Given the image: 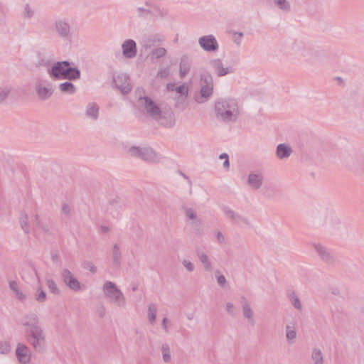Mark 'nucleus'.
<instances>
[{"mask_svg":"<svg viewBox=\"0 0 364 364\" xmlns=\"http://www.w3.org/2000/svg\"><path fill=\"white\" fill-rule=\"evenodd\" d=\"M39 322L36 314L28 313L22 316L20 323L26 328L24 336L27 343L36 353H43L46 351L47 343L46 334Z\"/></svg>","mask_w":364,"mask_h":364,"instance_id":"obj_1","label":"nucleus"},{"mask_svg":"<svg viewBox=\"0 0 364 364\" xmlns=\"http://www.w3.org/2000/svg\"><path fill=\"white\" fill-rule=\"evenodd\" d=\"M216 118L225 123L235 122L239 115L237 102L235 99H220L215 104Z\"/></svg>","mask_w":364,"mask_h":364,"instance_id":"obj_2","label":"nucleus"},{"mask_svg":"<svg viewBox=\"0 0 364 364\" xmlns=\"http://www.w3.org/2000/svg\"><path fill=\"white\" fill-rule=\"evenodd\" d=\"M48 73L53 80H68L75 81L80 78L81 72L77 67H72L71 63L68 60L57 61L54 63Z\"/></svg>","mask_w":364,"mask_h":364,"instance_id":"obj_3","label":"nucleus"},{"mask_svg":"<svg viewBox=\"0 0 364 364\" xmlns=\"http://www.w3.org/2000/svg\"><path fill=\"white\" fill-rule=\"evenodd\" d=\"M105 296L110 302L114 303L119 307H125L126 299L122 291L117 285L110 281H107L102 287Z\"/></svg>","mask_w":364,"mask_h":364,"instance_id":"obj_4","label":"nucleus"},{"mask_svg":"<svg viewBox=\"0 0 364 364\" xmlns=\"http://www.w3.org/2000/svg\"><path fill=\"white\" fill-rule=\"evenodd\" d=\"M128 153L132 157L141 159L146 163L156 164L159 162L158 154L151 147L132 146L129 149Z\"/></svg>","mask_w":364,"mask_h":364,"instance_id":"obj_5","label":"nucleus"},{"mask_svg":"<svg viewBox=\"0 0 364 364\" xmlns=\"http://www.w3.org/2000/svg\"><path fill=\"white\" fill-rule=\"evenodd\" d=\"M200 97H196L198 103H203L209 98L213 92V78L209 72H205L200 75Z\"/></svg>","mask_w":364,"mask_h":364,"instance_id":"obj_6","label":"nucleus"},{"mask_svg":"<svg viewBox=\"0 0 364 364\" xmlns=\"http://www.w3.org/2000/svg\"><path fill=\"white\" fill-rule=\"evenodd\" d=\"M35 87L38 97L42 100L49 99L54 92L52 84L47 80H37Z\"/></svg>","mask_w":364,"mask_h":364,"instance_id":"obj_7","label":"nucleus"},{"mask_svg":"<svg viewBox=\"0 0 364 364\" xmlns=\"http://www.w3.org/2000/svg\"><path fill=\"white\" fill-rule=\"evenodd\" d=\"M139 100L143 101L144 106L146 113L155 120H159L162 118L161 110L160 107L147 96L139 97Z\"/></svg>","mask_w":364,"mask_h":364,"instance_id":"obj_8","label":"nucleus"},{"mask_svg":"<svg viewBox=\"0 0 364 364\" xmlns=\"http://www.w3.org/2000/svg\"><path fill=\"white\" fill-rule=\"evenodd\" d=\"M53 27L58 36L64 41H70L73 37L70 23L63 19L56 20Z\"/></svg>","mask_w":364,"mask_h":364,"instance_id":"obj_9","label":"nucleus"},{"mask_svg":"<svg viewBox=\"0 0 364 364\" xmlns=\"http://www.w3.org/2000/svg\"><path fill=\"white\" fill-rule=\"evenodd\" d=\"M113 82L117 89L123 95L128 94L132 90L129 77L126 73H120L113 77Z\"/></svg>","mask_w":364,"mask_h":364,"instance_id":"obj_10","label":"nucleus"},{"mask_svg":"<svg viewBox=\"0 0 364 364\" xmlns=\"http://www.w3.org/2000/svg\"><path fill=\"white\" fill-rule=\"evenodd\" d=\"M198 44L206 52H215L219 45L213 35L203 36L198 38Z\"/></svg>","mask_w":364,"mask_h":364,"instance_id":"obj_11","label":"nucleus"},{"mask_svg":"<svg viewBox=\"0 0 364 364\" xmlns=\"http://www.w3.org/2000/svg\"><path fill=\"white\" fill-rule=\"evenodd\" d=\"M209 64L218 77H223L234 73V69L232 67H224L223 63L220 58L210 60Z\"/></svg>","mask_w":364,"mask_h":364,"instance_id":"obj_12","label":"nucleus"},{"mask_svg":"<svg viewBox=\"0 0 364 364\" xmlns=\"http://www.w3.org/2000/svg\"><path fill=\"white\" fill-rule=\"evenodd\" d=\"M61 277L63 282L68 286L71 290L77 291L81 289L80 283L74 277L72 272L68 269H63L61 272Z\"/></svg>","mask_w":364,"mask_h":364,"instance_id":"obj_13","label":"nucleus"},{"mask_svg":"<svg viewBox=\"0 0 364 364\" xmlns=\"http://www.w3.org/2000/svg\"><path fill=\"white\" fill-rule=\"evenodd\" d=\"M314 248L323 262L328 264L336 263V258L328 248L318 243L314 244Z\"/></svg>","mask_w":364,"mask_h":364,"instance_id":"obj_14","label":"nucleus"},{"mask_svg":"<svg viewBox=\"0 0 364 364\" xmlns=\"http://www.w3.org/2000/svg\"><path fill=\"white\" fill-rule=\"evenodd\" d=\"M16 356L19 363L27 364L31 358V350L26 344L18 343L16 349Z\"/></svg>","mask_w":364,"mask_h":364,"instance_id":"obj_15","label":"nucleus"},{"mask_svg":"<svg viewBox=\"0 0 364 364\" xmlns=\"http://www.w3.org/2000/svg\"><path fill=\"white\" fill-rule=\"evenodd\" d=\"M264 177L260 171H252L247 177V185L254 190L259 189L264 183Z\"/></svg>","mask_w":364,"mask_h":364,"instance_id":"obj_16","label":"nucleus"},{"mask_svg":"<svg viewBox=\"0 0 364 364\" xmlns=\"http://www.w3.org/2000/svg\"><path fill=\"white\" fill-rule=\"evenodd\" d=\"M122 54L126 58H133L137 54V46L133 39H127L122 44Z\"/></svg>","mask_w":364,"mask_h":364,"instance_id":"obj_17","label":"nucleus"},{"mask_svg":"<svg viewBox=\"0 0 364 364\" xmlns=\"http://www.w3.org/2000/svg\"><path fill=\"white\" fill-rule=\"evenodd\" d=\"M224 214L228 218H230L233 223L236 225H240L242 223L248 225V220L247 218L240 215L237 213H235L234 210H231L230 208L227 206H223L222 208Z\"/></svg>","mask_w":364,"mask_h":364,"instance_id":"obj_18","label":"nucleus"},{"mask_svg":"<svg viewBox=\"0 0 364 364\" xmlns=\"http://www.w3.org/2000/svg\"><path fill=\"white\" fill-rule=\"evenodd\" d=\"M240 303L242 304V314L245 318H246L249 323L254 326L255 323V319H254V311L252 309L250 304L247 299L246 297L242 296L240 299Z\"/></svg>","mask_w":364,"mask_h":364,"instance_id":"obj_19","label":"nucleus"},{"mask_svg":"<svg viewBox=\"0 0 364 364\" xmlns=\"http://www.w3.org/2000/svg\"><path fill=\"white\" fill-rule=\"evenodd\" d=\"M292 153L291 146L287 144H279L276 149L277 156L279 159H287Z\"/></svg>","mask_w":364,"mask_h":364,"instance_id":"obj_20","label":"nucleus"},{"mask_svg":"<svg viewBox=\"0 0 364 364\" xmlns=\"http://www.w3.org/2000/svg\"><path fill=\"white\" fill-rule=\"evenodd\" d=\"M191 65V60L188 56L183 55L181 57L179 65V75L181 78H183L189 73Z\"/></svg>","mask_w":364,"mask_h":364,"instance_id":"obj_21","label":"nucleus"},{"mask_svg":"<svg viewBox=\"0 0 364 364\" xmlns=\"http://www.w3.org/2000/svg\"><path fill=\"white\" fill-rule=\"evenodd\" d=\"M85 114L87 117L97 120L99 117V106L95 102L89 103L86 107Z\"/></svg>","mask_w":364,"mask_h":364,"instance_id":"obj_22","label":"nucleus"},{"mask_svg":"<svg viewBox=\"0 0 364 364\" xmlns=\"http://www.w3.org/2000/svg\"><path fill=\"white\" fill-rule=\"evenodd\" d=\"M196 255L198 257L200 262L202 263V264L203 265V267L205 269V271L210 272L213 268H212L211 262H210L208 257L207 256V255L205 252H203V251L198 249L196 250Z\"/></svg>","mask_w":364,"mask_h":364,"instance_id":"obj_23","label":"nucleus"},{"mask_svg":"<svg viewBox=\"0 0 364 364\" xmlns=\"http://www.w3.org/2000/svg\"><path fill=\"white\" fill-rule=\"evenodd\" d=\"M33 225L34 231L37 229H39L43 230L44 232H49V225L46 223H43L38 214H36L34 215V219L33 220Z\"/></svg>","mask_w":364,"mask_h":364,"instance_id":"obj_24","label":"nucleus"},{"mask_svg":"<svg viewBox=\"0 0 364 364\" xmlns=\"http://www.w3.org/2000/svg\"><path fill=\"white\" fill-rule=\"evenodd\" d=\"M176 92L180 95L177 98V105H178L180 103L184 102L186 100L188 95V89L184 84H183L179 86H176Z\"/></svg>","mask_w":364,"mask_h":364,"instance_id":"obj_25","label":"nucleus"},{"mask_svg":"<svg viewBox=\"0 0 364 364\" xmlns=\"http://www.w3.org/2000/svg\"><path fill=\"white\" fill-rule=\"evenodd\" d=\"M124 205L122 200L119 197H115L109 201L107 210L112 213L113 211L121 209Z\"/></svg>","mask_w":364,"mask_h":364,"instance_id":"obj_26","label":"nucleus"},{"mask_svg":"<svg viewBox=\"0 0 364 364\" xmlns=\"http://www.w3.org/2000/svg\"><path fill=\"white\" fill-rule=\"evenodd\" d=\"M59 89L62 92L69 95H73L76 92L75 86L70 80L60 83Z\"/></svg>","mask_w":364,"mask_h":364,"instance_id":"obj_27","label":"nucleus"},{"mask_svg":"<svg viewBox=\"0 0 364 364\" xmlns=\"http://www.w3.org/2000/svg\"><path fill=\"white\" fill-rule=\"evenodd\" d=\"M122 252L119 246L114 244L112 248V260L113 264L116 267H119L121 264Z\"/></svg>","mask_w":364,"mask_h":364,"instance_id":"obj_28","label":"nucleus"},{"mask_svg":"<svg viewBox=\"0 0 364 364\" xmlns=\"http://www.w3.org/2000/svg\"><path fill=\"white\" fill-rule=\"evenodd\" d=\"M19 223L21 229L26 234H29L31 232L30 225L28 223V215L26 213H22L19 218Z\"/></svg>","mask_w":364,"mask_h":364,"instance_id":"obj_29","label":"nucleus"},{"mask_svg":"<svg viewBox=\"0 0 364 364\" xmlns=\"http://www.w3.org/2000/svg\"><path fill=\"white\" fill-rule=\"evenodd\" d=\"M288 297L291 304L296 309L299 311H301L302 309V305L300 301V299L294 291L289 292Z\"/></svg>","mask_w":364,"mask_h":364,"instance_id":"obj_30","label":"nucleus"},{"mask_svg":"<svg viewBox=\"0 0 364 364\" xmlns=\"http://www.w3.org/2000/svg\"><path fill=\"white\" fill-rule=\"evenodd\" d=\"M10 289L14 292L16 296L21 301H24L26 299V295L18 289V283L16 281H12L9 283Z\"/></svg>","mask_w":364,"mask_h":364,"instance_id":"obj_31","label":"nucleus"},{"mask_svg":"<svg viewBox=\"0 0 364 364\" xmlns=\"http://www.w3.org/2000/svg\"><path fill=\"white\" fill-rule=\"evenodd\" d=\"M274 5L284 12L291 11V4L288 0H273Z\"/></svg>","mask_w":364,"mask_h":364,"instance_id":"obj_32","label":"nucleus"},{"mask_svg":"<svg viewBox=\"0 0 364 364\" xmlns=\"http://www.w3.org/2000/svg\"><path fill=\"white\" fill-rule=\"evenodd\" d=\"M314 364H323V355L318 348H314L311 353Z\"/></svg>","mask_w":364,"mask_h":364,"instance_id":"obj_33","label":"nucleus"},{"mask_svg":"<svg viewBox=\"0 0 364 364\" xmlns=\"http://www.w3.org/2000/svg\"><path fill=\"white\" fill-rule=\"evenodd\" d=\"M157 312V306L156 304L151 303L148 307V318L151 323H154L156 321Z\"/></svg>","mask_w":364,"mask_h":364,"instance_id":"obj_34","label":"nucleus"},{"mask_svg":"<svg viewBox=\"0 0 364 364\" xmlns=\"http://www.w3.org/2000/svg\"><path fill=\"white\" fill-rule=\"evenodd\" d=\"M35 15L34 9L29 4H26L23 6L22 11V16L26 19H30Z\"/></svg>","mask_w":364,"mask_h":364,"instance_id":"obj_35","label":"nucleus"},{"mask_svg":"<svg viewBox=\"0 0 364 364\" xmlns=\"http://www.w3.org/2000/svg\"><path fill=\"white\" fill-rule=\"evenodd\" d=\"M286 337L290 343H292L296 337V331L294 327L286 326Z\"/></svg>","mask_w":364,"mask_h":364,"instance_id":"obj_36","label":"nucleus"},{"mask_svg":"<svg viewBox=\"0 0 364 364\" xmlns=\"http://www.w3.org/2000/svg\"><path fill=\"white\" fill-rule=\"evenodd\" d=\"M161 352L163 360L165 363H168L171 360V351L168 344L164 343L161 346Z\"/></svg>","mask_w":364,"mask_h":364,"instance_id":"obj_37","label":"nucleus"},{"mask_svg":"<svg viewBox=\"0 0 364 364\" xmlns=\"http://www.w3.org/2000/svg\"><path fill=\"white\" fill-rule=\"evenodd\" d=\"M166 52H167L166 50L162 47L154 48L151 53V58L152 59L161 58L166 55Z\"/></svg>","mask_w":364,"mask_h":364,"instance_id":"obj_38","label":"nucleus"},{"mask_svg":"<svg viewBox=\"0 0 364 364\" xmlns=\"http://www.w3.org/2000/svg\"><path fill=\"white\" fill-rule=\"evenodd\" d=\"M46 284L50 291L54 294H58L60 293V290L57 287L55 281L52 279H46Z\"/></svg>","mask_w":364,"mask_h":364,"instance_id":"obj_39","label":"nucleus"},{"mask_svg":"<svg viewBox=\"0 0 364 364\" xmlns=\"http://www.w3.org/2000/svg\"><path fill=\"white\" fill-rule=\"evenodd\" d=\"M11 92V89L8 87H0V103L4 102Z\"/></svg>","mask_w":364,"mask_h":364,"instance_id":"obj_40","label":"nucleus"},{"mask_svg":"<svg viewBox=\"0 0 364 364\" xmlns=\"http://www.w3.org/2000/svg\"><path fill=\"white\" fill-rule=\"evenodd\" d=\"M11 350V345L8 341H0V353L7 354Z\"/></svg>","mask_w":364,"mask_h":364,"instance_id":"obj_41","label":"nucleus"},{"mask_svg":"<svg viewBox=\"0 0 364 364\" xmlns=\"http://www.w3.org/2000/svg\"><path fill=\"white\" fill-rule=\"evenodd\" d=\"M169 73H170V70H169V68L168 67L167 68H161L158 71V73L156 74V77H160L161 79H165V78H166L169 75Z\"/></svg>","mask_w":364,"mask_h":364,"instance_id":"obj_42","label":"nucleus"},{"mask_svg":"<svg viewBox=\"0 0 364 364\" xmlns=\"http://www.w3.org/2000/svg\"><path fill=\"white\" fill-rule=\"evenodd\" d=\"M62 213L66 218L69 219L71 217V208L67 203H63L61 208Z\"/></svg>","mask_w":364,"mask_h":364,"instance_id":"obj_43","label":"nucleus"},{"mask_svg":"<svg viewBox=\"0 0 364 364\" xmlns=\"http://www.w3.org/2000/svg\"><path fill=\"white\" fill-rule=\"evenodd\" d=\"M82 266L85 269H88L92 273H95L97 272V267L90 262H85Z\"/></svg>","mask_w":364,"mask_h":364,"instance_id":"obj_44","label":"nucleus"},{"mask_svg":"<svg viewBox=\"0 0 364 364\" xmlns=\"http://www.w3.org/2000/svg\"><path fill=\"white\" fill-rule=\"evenodd\" d=\"M182 264L183 265V267L190 272L194 271L195 269V266L194 264L189 260H187V259H183L182 261Z\"/></svg>","mask_w":364,"mask_h":364,"instance_id":"obj_45","label":"nucleus"},{"mask_svg":"<svg viewBox=\"0 0 364 364\" xmlns=\"http://www.w3.org/2000/svg\"><path fill=\"white\" fill-rule=\"evenodd\" d=\"M225 309L229 315H230L232 316H235L236 313H235V306H234L233 304H232L230 302H228L226 304Z\"/></svg>","mask_w":364,"mask_h":364,"instance_id":"obj_46","label":"nucleus"},{"mask_svg":"<svg viewBox=\"0 0 364 364\" xmlns=\"http://www.w3.org/2000/svg\"><path fill=\"white\" fill-rule=\"evenodd\" d=\"M36 299L38 301V302H43L46 301V294L44 291H43L42 289H40V291H38V294H36Z\"/></svg>","mask_w":364,"mask_h":364,"instance_id":"obj_47","label":"nucleus"},{"mask_svg":"<svg viewBox=\"0 0 364 364\" xmlns=\"http://www.w3.org/2000/svg\"><path fill=\"white\" fill-rule=\"evenodd\" d=\"M186 215L190 220H195L197 218V215L196 212L192 208H186Z\"/></svg>","mask_w":364,"mask_h":364,"instance_id":"obj_48","label":"nucleus"},{"mask_svg":"<svg viewBox=\"0 0 364 364\" xmlns=\"http://www.w3.org/2000/svg\"><path fill=\"white\" fill-rule=\"evenodd\" d=\"M216 279H217V282H218V285L221 287H224L227 283V280H226V278L225 277V276L223 274L216 275Z\"/></svg>","mask_w":364,"mask_h":364,"instance_id":"obj_49","label":"nucleus"},{"mask_svg":"<svg viewBox=\"0 0 364 364\" xmlns=\"http://www.w3.org/2000/svg\"><path fill=\"white\" fill-rule=\"evenodd\" d=\"M243 36V33L242 32H235L233 36V41L235 44L240 45L241 43V38Z\"/></svg>","mask_w":364,"mask_h":364,"instance_id":"obj_50","label":"nucleus"},{"mask_svg":"<svg viewBox=\"0 0 364 364\" xmlns=\"http://www.w3.org/2000/svg\"><path fill=\"white\" fill-rule=\"evenodd\" d=\"M97 314L100 318H103L105 316L106 310L103 304H100L97 307Z\"/></svg>","mask_w":364,"mask_h":364,"instance_id":"obj_51","label":"nucleus"},{"mask_svg":"<svg viewBox=\"0 0 364 364\" xmlns=\"http://www.w3.org/2000/svg\"><path fill=\"white\" fill-rule=\"evenodd\" d=\"M216 237L220 244L225 243V238L221 232L218 231L217 232Z\"/></svg>","mask_w":364,"mask_h":364,"instance_id":"obj_52","label":"nucleus"},{"mask_svg":"<svg viewBox=\"0 0 364 364\" xmlns=\"http://www.w3.org/2000/svg\"><path fill=\"white\" fill-rule=\"evenodd\" d=\"M156 11L157 13V15L161 18H164L167 15V11L166 10L160 9L159 7L156 8Z\"/></svg>","mask_w":364,"mask_h":364,"instance_id":"obj_53","label":"nucleus"},{"mask_svg":"<svg viewBox=\"0 0 364 364\" xmlns=\"http://www.w3.org/2000/svg\"><path fill=\"white\" fill-rule=\"evenodd\" d=\"M176 85L174 83H168L166 85V88L169 91H176Z\"/></svg>","mask_w":364,"mask_h":364,"instance_id":"obj_54","label":"nucleus"},{"mask_svg":"<svg viewBox=\"0 0 364 364\" xmlns=\"http://www.w3.org/2000/svg\"><path fill=\"white\" fill-rule=\"evenodd\" d=\"M168 321L167 318H164L162 320L161 326L162 328L165 330L166 332H168V328L166 326V323Z\"/></svg>","mask_w":364,"mask_h":364,"instance_id":"obj_55","label":"nucleus"},{"mask_svg":"<svg viewBox=\"0 0 364 364\" xmlns=\"http://www.w3.org/2000/svg\"><path fill=\"white\" fill-rule=\"evenodd\" d=\"M137 10L139 11H141V12L146 13L147 14H151L152 13V11L151 10L144 9L143 7H138Z\"/></svg>","mask_w":364,"mask_h":364,"instance_id":"obj_56","label":"nucleus"},{"mask_svg":"<svg viewBox=\"0 0 364 364\" xmlns=\"http://www.w3.org/2000/svg\"><path fill=\"white\" fill-rule=\"evenodd\" d=\"M174 124H175L174 120H170L168 122H166V123L161 122V124H163L166 127H173L174 125Z\"/></svg>","mask_w":364,"mask_h":364,"instance_id":"obj_57","label":"nucleus"},{"mask_svg":"<svg viewBox=\"0 0 364 364\" xmlns=\"http://www.w3.org/2000/svg\"><path fill=\"white\" fill-rule=\"evenodd\" d=\"M179 174L181 176H182L185 179H186L188 181V182L191 184V181L190 179V178L188 176H187L184 173H183L182 171H178Z\"/></svg>","mask_w":364,"mask_h":364,"instance_id":"obj_58","label":"nucleus"},{"mask_svg":"<svg viewBox=\"0 0 364 364\" xmlns=\"http://www.w3.org/2000/svg\"><path fill=\"white\" fill-rule=\"evenodd\" d=\"M223 167L225 168V169H228L230 168V161H229V159H226V160L224 161L223 162Z\"/></svg>","mask_w":364,"mask_h":364,"instance_id":"obj_59","label":"nucleus"},{"mask_svg":"<svg viewBox=\"0 0 364 364\" xmlns=\"http://www.w3.org/2000/svg\"><path fill=\"white\" fill-rule=\"evenodd\" d=\"M29 268L31 269V271L33 272V273L35 274V275L36 277H38V272H37V270L36 269L34 265L33 264H31L30 266H29Z\"/></svg>","mask_w":364,"mask_h":364,"instance_id":"obj_60","label":"nucleus"},{"mask_svg":"<svg viewBox=\"0 0 364 364\" xmlns=\"http://www.w3.org/2000/svg\"><path fill=\"white\" fill-rule=\"evenodd\" d=\"M100 229L103 233H106V232H109V228L108 227L104 226V225H102Z\"/></svg>","mask_w":364,"mask_h":364,"instance_id":"obj_61","label":"nucleus"},{"mask_svg":"<svg viewBox=\"0 0 364 364\" xmlns=\"http://www.w3.org/2000/svg\"><path fill=\"white\" fill-rule=\"evenodd\" d=\"M219 158L220 159H225L226 160V159H229V156L228 155V154L226 153H223V154H221L220 156H219Z\"/></svg>","mask_w":364,"mask_h":364,"instance_id":"obj_62","label":"nucleus"},{"mask_svg":"<svg viewBox=\"0 0 364 364\" xmlns=\"http://www.w3.org/2000/svg\"><path fill=\"white\" fill-rule=\"evenodd\" d=\"M58 259V255H52V259L53 262L56 261Z\"/></svg>","mask_w":364,"mask_h":364,"instance_id":"obj_63","label":"nucleus"},{"mask_svg":"<svg viewBox=\"0 0 364 364\" xmlns=\"http://www.w3.org/2000/svg\"><path fill=\"white\" fill-rule=\"evenodd\" d=\"M336 80H338V81L343 82L342 78H341V77H336Z\"/></svg>","mask_w":364,"mask_h":364,"instance_id":"obj_64","label":"nucleus"}]
</instances>
